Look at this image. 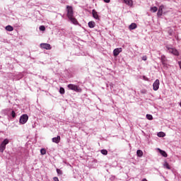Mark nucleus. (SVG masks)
<instances>
[{
	"mask_svg": "<svg viewBox=\"0 0 181 181\" xmlns=\"http://www.w3.org/2000/svg\"><path fill=\"white\" fill-rule=\"evenodd\" d=\"M28 119H29V116L25 114L21 116L19 122L20 124H22L23 125L24 124H26V122H28Z\"/></svg>",
	"mask_w": 181,
	"mask_h": 181,
	"instance_id": "7ed1b4c3",
	"label": "nucleus"
},
{
	"mask_svg": "<svg viewBox=\"0 0 181 181\" xmlns=\"http://www.w3.org/2000/svg\"><path fill=\"white\" fill-rule=\"evenodd\" d=\"M40 46L41 49H45L46 50L52 49V46L50 45V44L41 43Z\"/></svg>",
	"mask_w": 181,
	"mask_h": 181,
	"instance_id": "0eeeda50",
	"label": "nucleus"
},
{
	"mask_svg": "<svg viewBox=\"0 0 181 181\" xmlns=\"http://www.w3.org/2000/svg\"><path fill=\"white\" fill-rule=\"evenodd\" d=\"M68 88L69 90H72L73 91H76V93H81V88L74 84H69Z\"/></svg>",
	"mask_w": 181,
	"mask_h": 181,
	"instance_id": "f03ea898",
	"label": "nucleus"
},
{
	"mask_svg": "<svg viewBox=\"0 0 181 181\" xmlns=\"http://www.w3.org/2000/svg\"><path fill=\"white\" fill-rule=\"evenodd\" d=\"M136 155L139 158H142V156H144V151H142V150H137Z\"/></svg>",
	"mask_w": 181,
	"mask_h": 181,
	"instance_id": "dca6fc26",
	"label": "nucleus"
},
{
	"mask_svg": "<svg viewBox=\"0 0 181 181\" xmlns=\"http://www.w3.org/2000/svg\"><path fill=\"white\" fill-rule=\"evenodd\" d=\"M104 1V2H105L106 4H110V0H103Z\"/></svg>",
	"mask_w": 181,
	"mask_h": 181,
	"instance_id": "473e14b6",
	"label": "nucleus"
},
{
	"mask_svg": "<svg viewBox=\"0 0 181 181\" xmlns=\"http://www.w3.org/2000/svg\"><path fill=\"white\" fill-rule=\"evenodd\" d=\"M175 39H177V40H179V35H175Z\"/></svg>",
	"mask_w": 181,
	"mask_h": 181,
	"instance_id": "72a5a7b5",
	"label": "nucleus"
},
{
	"mask_svg": "<svg viewBox=\"0 0 181 181\" xmlns=\"http://www.w3.org/2000/svg\"><path fill=\"white\" fill-rule=\"evenodd\" d=\"M160 84V83L159 82V79H156L153 83V90H154V91H158V90H159Z\"/></svg>",
	"mask_w": 181,
	"mask_h": 181,
	"instance_id": "423d86ee",
	"label": "nucleus"
},
{
	"mask_svg": "<svg viewBox=\"0 0 181 181\" xmlns=\"http://www.w3.org/2000/svg\"><path fill=\"white\" fill-rule=\"evenodd\" d=\"M69 19L71 21V22H72V23H74V25H78V21H77V19H76V18H74L72 16L71 18H69Z\"/></svg>",
	"mask_w": 181,
	"mask_h": 181,
	"instance_id": "ddd939ff",
	"label": "nucleus"
},
{
	"mask_svg": "<svg viewBox=\"0 0 181 181\" xmlns=\"http://www.w3.org/2000/svg\"><path fill=\"white\" fill-rule=\"evenodd\" d=\"M164 168H166V169H170V165H169V163H168V162H165L164 163Z\"/></svg>",
	"mask_w": 181,
	"mask_h": 181,
	"instance_id": "b1692460",
	"label": "nucleus"
},
{
	"mask_svg": "<svg viewBox=\"0 0 181 181\" xmlns=\"http://www.w3.org/2000/svg\"><path fill=\"white\" fill-rule=\"evenodd\" d=\"M66 9H67L68 18L73 17V15H74L73 7L71 6H67Z\"/></svg>",
	"mask_w": 181,
	"mask_h": 181,
	"instance_id": "39448f33",
	"label": "nucleus"
},
{
	"mask_svg": "<svg viewBox=\"0 0 181 181\" xmlns=\"http://www.w3.org/2000/svg\"><path fill=\"white\" fill-rule=\"evenodd\" d=\"M146 118L150 121H152V119H153V117L152 116V115H146Z\"/></svg>",
	"mask_w": 181,
	"mask_h": 181,
	"instance_id": "4be33fe9",
	"label": "nucleus"
},
{
	"mask_svg": "<svg viewBox=\"0 0 181 181\" xmlns=\"http://www.w3.org/2000/svg\"><path fill=\"white\" fill-rule=\"evenodd\" d=\"M147 59L148 57H146V55L142 57V60H144V62H146Z\"/></svg>",
	"mask_w": 181,
	"mask_h": 181,
	"instance_id": "7c9ffc66",
	"label": "nucleus"
},
{
	"mask_svg": "<svg viewBox=\"0 0 181 181\" xmlns=\"http://www.w3.org/2000/svg\"><path fill=\"white\" fill-rule=\"evenodd\" d=\"M122 52V48H116L113 50V56H115V57H117V56H118V54H119Z\"/></svg>",
	"mask_w": 181,
	"mask_h": 181,
	"instance_id": "6e6552de",
	"label": "nucleus"
},
{
	"mask_svg": "<svg viewBox=\"0 0 181 181\" xmlns=\"http://www.w3.org/2000/svg\"><path fill=\"white\" fill-rule=\"evenodd\" d=\"M165 8V6L161 5L159 6L158 13H157V16H162V15L163 14V9Z\"/></svg>",
	"mask_w": 181,
	"mask_h": 181,
	"instance_id": "1a4fd4ad",
	"label": "nucleus"
},
{
	"mask_svg": "<svg viewBox=\"0 0 181 181\" xmlns=\"http://www.w3.org/2000/svg\"><path fill=\"white\" fill-rule=\"evenodd\" d=\"M165 59H166V57L164 55L161 56V62L163 64H165Z\"/></svg>",
	"mask_w": 181,
	"mask_h": 181,
	"instance_id": "393cba45",
	"label": "nucleus"
},
{
	"mask_svg": "<svg viewBox=\"0 0 181 181\" xmlns=\"http://www.w3.org/2000/svg\"><path fill=\"white\" fill-rule=\"evenodd\" d=\"M92 15L95 19H100V17L98 16V13H97L95 10L92 11Z\"/></svg>",
	"mask_w": 181,
	"mask_h": 181,
	"instance_id": "9b49d317",
	"label": "nucleus"
},
{
	"mask_svg": "<svg viewBox=\"0 0 181 181\" xmlns=\"http://www.w3.org/2000/svg\"><path fill=\"white\" fill-rule=\"evenodd\" d=\"M124 2L126 5H129V6H132V5H134L132 0H124Z\"/></svg>",
	"mask_w": 181,
	"mask_h": 181,
	"instance_id": "2eb2a0df",
	"label": "nucleus"
},
{
	"mask_svg": "<svg viewBox=\"0 0 181 181\" xmlns=\"http://www.w3.org/2000/svg\"><path fill=\"white\" fill-rule=\"evenodd\" d=\"M40 30H42V32H45V30H46V28L45 27V25H40Z\"/></svg>",
	"mask_w": 181,
	"mask_h": 181,
	"instance_id": "bb28decb",
	"label": "nucleus"
},
{
	"mask_svg": "<svg viewBox=\"0 0 181 181\" xmlns=\"http://www.w3.org/2000/svg\"><path fill=\"white\" fill-rule=\"evenodd\" d=\"M5 29L8 32H12L13 30V27H12V25H7L6 26Z\"/></svg>",
	"mask_w": 181,
	"mask_h": 181,
	"instance_id": "f3484780",
	"label": "nucleus"
},
{
	"mask_svg": "<svg viewBox=\"0 0 181 181\" xmlns=\"http://www.w3.org/2000/svg\"><path fill=\"white\" fill-rule=\"evenodd\" d=\"M165 134L163 132H160L158 133V136H159L160 138H163V136H165Z\"/></svg>",
	"mask_w": 181,
	"mask_h": 181,
	"instance_id": "6ab92c4d",
	"label": "nucleus"
},
{
	"mask_svg": "<svg viewBox=\"0 0 181 181\" xmlns=\"http://www.w3.org/2000/svg\"><path fill=\"white\" fill-rule=\"evenodd\" d=\"M8 144H9V140L8 139H5L0 145V152L4 153L5 149H6V145H8Z\"/></svg>",
	"mask_w": 181,
	"mask_h": 181,
	"instance_id": "f257e3e1",
	"label": "nucleus"
},
{
	"mask_svg": "<svg viewBox=\"0 0 181 181\" xmlns=\"http://www.w3.org/2000/svg\"><path fill=\"white\" fill-rule=\"evenodd\" d=\"M102 155H107L108 154V151L105 150V149H103L100 151Z\"/></svg>",
	"mask_w": 181,
	"mask_h": 181,
	"instance_id": "412c9836",
	"label": "nucleus"
},
{
	"mask_svg": "<svg viewBox=\"0 0 181 181\" xmlns=\"http://www.w3.org/2000/svg\"><path fill=\"white\" fill-rule=\"evenodd\" d=\"M168 35L169 36H173V35H175V31L173 30V29L170 28L168 30Z\"/></svg>",
	"mask_w": 181,
	"mask_h": 181,
	"instance_id": "aec40b11",
	"label": "nucleus"
},
{
	"mask_svg": "<svg viewBox=\"0 0 181 181\" xmlns=\"http://www.w3.org/2000/svg\"><path fill=\"white\" fill-rule=\"evenodd\" d=\"M166 49L168 50V53H171V54H174V56H179V51L175 48L169 47L166 46Z\"/></svg>",
	"mask_w": 181,
	"mask_h": 181,
	"instance_id": "20e7f679",
	"label": "nucleus"
},
{
	"mask_svg": "<svg viewBox=\"0 0 181 181\" xmlns=\"http://www.w3.org/2000/svg\"><path fill=\"white\" fill-rule=\"evenodd\" d=\"M57 173L58 175H63V171H62L60 169H57Z\"/></svg>",
	"mask_w": 181,
	"mask_h": 181,
	"instance_id": "c85d7f7f",
	"label": "nucleus"
},
{
	"mask_svg": "<svg viewBox=\"0 0 181 181\" xmlns=\"http://www.w3.org/2000/svg\"><path fill=\"white\" fill-rule=\"evenodd\" d=\"M59 93L60 94H64L65 93L64 88H60Z\"/></svg>",
	"mask_w": 181,
	"mask_h": 181,
	"instance_id": "cd10ccee",
	"label": "nucleus"
},
{
	"mask_svg": "<svg viewBox=\"0 0 181 181\" xmlns=\"http://www.w3.org/2000/svg\"><path fill=\"white\" fill-rule=\"evenodd\" d=\"M136 28H137V25H136V23H132L129 26V30H134V29H136Z\"/></svg>",
	"mask_w": 181,
	"mask_h": 181,
	"instance_id": "4468645a",
	"label": "nucleus"
},
{
	"mask_svg": "<svg viewBox=\"0 0 181 181\" xmlns=\"http://www.w3.org/2000/svg\"><path fill=\"white\" fill-rule=\"evenodd\" d=\"M158 151L163 156L164 158H168V153H166V151L160 150V148H158Z\"/></svg>",
	"mask_w": 181,
	"mask_h": 181,
	"instance_id": "9d476101",
	"label": "nucleus"
},
{
	"mask_svg": "<svg viewBox=\"0 0 181 181\" xmlns=\"http://www.w3.org/2000/svg\"><path fill=\"white\" fill-rule=\"evenodd\" d=\"M151 11L152 12H157V11H158V7H156V6L151 7Z\"/></svg>",
	"mask_w": 181,
	"mask_h": 181,
	"instance_id": "5701e85b",
	"label": "nucleus"
},
{
	"mask_svg": "<svg viewBox=\"0 0 181 181\" xmlns=\"http://www.w3.org/2000/svg\"><path fill=\"white\" fill-rule=\"evenodd\" d=\"M11 115H12L13 118H15V117H16V113H15V111H12Z\"/></svg>",
	"mask_w": 181,
	"mask_h": 181,
	"instance_id": "c756f323",
	"label": "nucleus"
},
{
	"mask_svg": "<svg viewBox=\"0 0 181 181\" xmlns=\"http://www.w3.org/2000/svg\"><path fill=\"white\" fill-rule=\"evenodd\" d=\"M40 153H41V155H46V149L42 148L40 150Z\"/></svg>",
	"mask_w": 181,
	"mask_h": 181,
	"instance_id": "a878e982",
	"label": "nucleus"
},
{
	"mask_svg": "<svg viewBox=\"0 0 181 181\" xmlns=\"http://www.w3.org/2000/svg\"><path fill=\"white\" fill-rule=\"evenodd\" d=\"M53 180H54V181H59V178H58L57 177H54L53 178Z\"/></svg>",
	"mask_w": 181,
	"mask_h": 181,
	"instance_id": "2f4dec72",
	"label": "nucleus"
},
{
	"mask_svg": "<svg viewBox=\"0 0 181 181\" xmlns=\"http://www.w3.org/2000/svg\"><path fill=\"white\" fill-rule=\"evenodd\" d=\"M88 27L90 28H95V23L94 21H90L88 23Z\"/></svg>",
	"mask_w": 181,
	"mask_h": 181,
	"instance_id": "a211bd4d",
	"label": "nucleus"
},
{
	"mask_svg": "<svg viewBox=\"0 0 181 181\" xmlns=\"http://www.w3.org/2000/svg\"><path fill=\"white\" fill-rule=\"evenodd\" d=\"M60 136H57V137L52 138V142L54 144H59V142H60Z\"/></svg>",
	"mask_w": 181,
	"mask_h": 181,
	"instance_id": "f8f14e48",
	"label": "nucleus"
}]
</instances>
